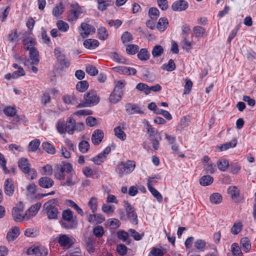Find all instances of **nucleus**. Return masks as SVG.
I'll return each mask as SVG.
<instances>
[{"label":"nucleus","instance_id":"a878e982","mask_svg":"<svg viewBox=\"0 0 256 256\" xmlns=\"http://www.w3.org/2000/svg\"><path fill=\"white\" fill-rule=\"evenodd\" d=\"M88 206L92 213H95L98 210V200L95 196L90 198L88 202Z\"/></svg>","mask_w":256,"mask_h":256},{"label":"nucleus","instance_id":"f257e3e1","mask_svg":"<svg viewBox=\"0 0 256 256\" xmlns=\"http://www.w3.org/2000/svg\"><path fill=\"white\" fill-rule=\"evenodd\" d=\"M72 169V166L68 163L57 166L54 176L60 180V186L71 187L78 182L76 175L70 174Z\"/></svg>","mask_w":256,"mask_h":256},{"label":"nucleus","instance_id":"8fccbe9b","mask_svg":"<svg viewBox=\"0 0 256 256\" xmlns=\"http://www.w3.org/2000/svg\"><path fill=\"white\" fill-rule=\"evenodd\" d=\"M132 39L133 37L132 34L128 32H124L121 36V40L124 44L130 42Z\"/></svg>","mask_w":256,"mask_h":256},{"label":"nucleus","instance_id":"b1692460","mask_svg":"<svg viewBox=\"0 0 256 256\" xmlns=\"http://www.w3.org/2000/svg\"><path fill=\"white\" fill-rule=\"evenodd\" d=\"M123 95V92L114 90L110 96V101L112 104H116L119 102Z\"/></svg>","mask_w":256,"mask_h":256},{"label":"nucleus","instance_id":"2f4dec72","mask_svg":"<svg viewBox=\"0 0 256 256\" xmlns=\"http://www.w3.org/2000/svg\"><path fill=\"white\" fill-rule=\"evenodd\" d=\"M168 20L166 18H160L157 24V28L162 32H164L168 27Z\"/></svg>","mask_w":256,"mask_h":256},{"label":"nucleus","instance_id":"3c124183","mask_svg":"<svg viewBox=\"0 0 256 256\" xmlns=\"http://www.w3.org/2000/svg\"><path fill=\"white\" fill-rule=\"evenodd\" d=\"M18 35L17 33V30H14L10 32L8 35V40L10 42H14L18 41Z\"/></svg>","mask_w":256,"mask_h":256},{"label":"nucleus","instance_id":"49530a36","mask_svg":"<svg viewBox=\"0 0 256 256\" xmlns=\"http://www.w3.org/2000/svg\"><path fill=\"white\" fill-rule=\"evenodd\" d=\"M231 250L234 256H243L240 248L236 243H233L232 244Z\"/></svg>","mask_w":256,"mask_h":256},{"label":"nucleus","instance_id":"13d9d810","mask_svg":"<svg viewBox=\"0 0 256 256\" xmlns=\"http://www.w3.org/2000/svg\"><path fill=\"white\" fill-rule=\"evenodd\" d=\"M150 254L152 256H163L164 250L162 248L152 247L150 252Z\"/></svg>","mask_w":256,"mask_h":256},{"label":"nucleus","instance_id":"c85d7f7f","mask_svg":"<svg viewBox=\"0 0 256 256\" xmlns=\"http://www.w3.org/2000/svg\"><path fill=\"white\" fill-rule=\"evenodd\" d=\"M66 204L68 206L74 208L80 215L82 216L84 215V212L72 200H66Z\"/></svg>","mask_w":256,"mask_h":256},{"label":"nucleus","instance_id":"69168bd1","mask_svg":"<svg viewBox=\"0 0 256 256\" xmlns=\"http://www.w3.org/2000/svg\"><path fill=\"white\" fill-rule=\"evenodd\" d=\"M93 232L96 236L101 238L104 232V228L100 226H96L94 228Z\"/></svg>","mask_w":256,"mask_h":256},{"label":"nucleus","instance_id":"20e7f679","mask_svg":"<svg viewBox=\"0 0 256 256\" xmlns=\"http://www.w3.org/2000/svg\"><path fill=\"white\" fill-rule=\"evenodd\" d=\"M62 218L64 221L62 222V226L65 229H72L76 226L77 222L74 220L76 216H74V212L70 209L63 210Z\"/></svg>","mask_w":256,"mask_h":256},{"label":"nucleus","instance_id":"de8ad7c7","mask_svg":"<svg viewBox=\"0 0 256 256\" xmlns=\"http://www.w3.org/2000/svg\"><path fill=\"white\" fill-rule=\"evenodd\" d=\"M88 82L86 80L78 82L76 85V90L80 92H84L88 89Z\"/></svg>","mask_w":256,"mask_h":256},{"label":"nucleus","instance_id":"864d4df0","mask_svg":"<svg viewBox=\"0 0 256 256\" xmlns=\"http://www.w3.org/2000/svg\"><path fill=\"white\" fill-rule=\"evenodd\" d=\"M23 44L25 47H34L36 44V40L32 37H28L24 39Z\"/></svg>","mask_w":256,"mask_h":256},{"label":"nucleus","instance_id":"5701e85b","mask_svg":"<svg viewBox=\"0 0 256 256\" xmlns=\"http://www.w3.org/2000/svg\"><path fill=\"white\" fill-rule=\"evenodd\" d=\"M237 144V140L236 139L232 140L228 142L222 144L220 146H217L216 148L218 149L220 152L226 150L230 148H234L236 146Z\"/></svg>","mask_w":256,"mask_h":256},{"label":"nucleus","instance_id":"cd10ccee","mask_svg":"<svg viewBox=\"0 0 256 256\" xmlns=\"http://www.w3.org/2000/svg\"><path fill=\"white\" fill-rule=\"evenodd\" d=\"M228 193L234 200H237L240 196L239 190L235 186H230L228 189Z\"/></svg>","mask_w":256,"mask_h":256},{"label":"nucleus","instance_id":"4c0bfd02","mask_svg":"<svg viewBox=\"0 0 256 256\" xmlns=\"http://www.w3.org/2000/svg\"><path fill=\"white\" fill-rule=\"evenodd\" d=\"M106 224L110 228L115 229L120 226V222L116 218H110L106 220Z\"/></svg>","mask_w":256,"mask_h":256},{"label":"nucleus","instance_id":"9d476101","mask_svg":"<svg viewBox=\"0 0 256 256\" xmlns=\"http://www.w3.org/2000/svg\"><path fill=\"white\" fill-rule=\"evenodd\" d=\"M95 30V28L93 26L85 22H82L79 28L80 35L84 38L94 34Z\"/></svg>","mask_w":256,"mask_h":256},{"label":"nucleus","instance_id":"0eeeda50","mask_svg":"<svg viewBox=\"0 0 256 256\" xmlns=\"http://www.w3.org/2000/svg\"><path fill=\"white\" fill-rule=\"evenodd\" d=\"M56 239L60 246L66 248H70L75 242L74 238L68 234H60Z\"/></svg>","mask_w":256,"mask_h":256},{"label":"nucleus","instance_id":"680f3d73","mask_svg":"<svg viewBox=\"0 0 256 256\" xmlns=\"http://www.w3.org/2000/svg\"><path fill=\"white\" fill-rule=\"evenodd\" d=\"M116 234L118 238L124 242H126L129 238L128 234L126 232L122 230H118Z\"/></svg>","mask_w":256,"mask_h":256},{"label":"nucleus","instance_id":"4d7b16f0","mask_svg":"<svg viewBox=\"0 0 256 256\" xmlns=\"http://www.w3.org/2000/svg\"><path fill=\"white\" fill-rule=\"evenodd\" d=\"M148 190L150 191L152 196L156 198L159 202H160L162 200V194L153 186H150Z\"/></svg>","mask_w":256,"mask_h":256},{"label":"nucleus","instance_id":"c756f323","mask_svg":"<svg viewBox=\"0 0 256 256\" xmlns=\"http://www.w3.org/2000/svg\"><path fill=\"white\" fill-rule=\"evenodd\" d=\"M240 244L243 250L246 252H248L251 248V243L250 240L247 237H244L242 238L240 240Z\"/></svg>","mask_w":256,"mask_h":256},{"label":"nucleus","instance_id":"412c9836","mask_svg":"<svg viewBox=\"0 0 256 256\" xmlns=\"http://www.w3.org/2000/svg\"><path fill=\"white\" fill-rule=\"evenodd\" d=\"M20 234V229L17 226L12 227L8 232L6 238L8 241L14 240Z\"/></svg>","mask_w":256,"mask_h":256},{"label":"nucleus","instance_id":"09e8293b","mask_svg":"<svg viewBox=\"0 0 256 256\" xmlns=\"http://www.w3.org/2000/svg\"><path fill=\"white\" fill-rule=\"evenodd\" d=\"M210 201L214 204H219L222 202V196L218 193H214L210 196Z\"/></svg>","mask_w":256,"mask_h":256},{"label":"nucleus","instance_id":"aec40b11","mask_svg":"<svg viewBox=\"0 0 256 256\" xmlns=\"http://www.w3.org/2000/svg\"><path fill=\"white\" fill-rule=\"evenodd\" d=\"M126 110L129 114H141L142 112L140 108L137 104L130 103L127 104L126 105Z\"/></svg>","mask_w":256,"mask_h":256},{"label":"nucleus","instance_id":"39448f33","mask_svg":"<svg viewBox=\"0 0 256 256\" xmlns=\"http://www.w3.org/2000/svg\"><path fill=\"white\" fill-rule=\"evenodd\" d=\"M70 10L68 13L67 20L70 22H76L83 13V7L80 6L78 2H74L70 4Z\"/></svg>","mask_w":256,"mask_h":256},{"label":"nucleus","instance_id":"6e6552de","mask_svg":"<svg viewBox=\"0 0 256 256\" xmlns=\"http://www.w3.org/2000/svg\"><path fill=\"white\" fill-rule=\"evenodd\" d=\"M85 102L84 106H91L97 104L100 102V98L96 91L92 90L84 94Z\"/></svg>","mask_w":256,"mask_h":256},{"label":"nucleus","instance_id":"6e6d98bb","mask_svg":"<svg viewBox=\"0 0 256 256\" xmlns=\"http://www.w3.org/2000/svg\"><path fill=\"white\" fill-rule=\"evenodd\" d=\"M108 32L106 28L101 27L98 29V37L102 40H105L108 38Z\"/></svg>","mask_w":256,"mask_h":256},{"label":"nucleus","instance_id":"4be33fe9","mask_svg":"<svg viewBox=\"0 0 256 256\" xmlns=\"http://www.w3.org/2000/svg\"><path fill=\"white\" fill-rule=\"evenodd\" d=\"M99 45V42L98 40L90 38L85 40L84 42V46L90 50H94L97 48Z\"/></svg>","mask_w":256,"mask_h":256},{"label":"nucleus","instance_id":"a211bd4d","mask_svg":"<svg viewBox=\"0 0 256 256\" xmlns=\"http://www.w3.org/2000/svg\"><path fill=\"white\" fill-rule=\"evenodd\" d=\"M104 138V132L100 130H95L92 136V140L94 144H98Z\"/></svg>","mask_w":256,"mask_h":256},{"label":"nucleus","instance_id":"f03ea898","mask_svg":"<svg viewBox=\"0 0 256 256\" xmlns=\"http://www.w3.org/2000/svg\"><path fill=\"white\" fill-rule=\"evenodd\" d=\"M75 120L72 118H68L66 122L63 119L59 120L56 123V128L58 132L61 134L68 132L70 134L74 133Z\"/></svg>","mask_w":256,"mask_h":256},{"label":"nucleus","instance_id":"0e129e2a","mask_svg":"<svg viewBox=\"0 0 256 256\" xmlns=\"http://www.w3.org/2000/svg\"><path fill=\"white\" fill-rule=\"evenodd\" d=\"M57 60L61 66L63 68H68L70 65L69 60L66 58L64 55L60 57V58H58Z\"/></svg>","mask_w":256,"mask_h":256},{"label":"nucleus","instance_id":"c9c22d12","mask_svg":"<svg viewBox=\"0 0 256 256\" xmlns=\"http://www.w3.org/2000/svg\"><path fill=\"white\" fill-rule=\"evenodd\" d=\"M218 168L221 172H225L229 166L228 161L225 159L220 160L217 162Z\"/></svg>","mask_w":256,"mask_h":256},{"label":"nucleus","instance_id":"338daca9","mask_svg":"<svg viewBox=\"0 0 256 256\" xmlns=\"http://www.w3.org/2000/svg\"><path fill=\"white\" fill-rule=\"evenodd\" d=\"M136 88L144 92L146 95L150 94L149 86L143 83H139L136 86Z\"/></svg>","mask_w":256,"mask_h":256},{"label":"nucleus","instance_id":"774afa93","mask_svg":"<svg viewBox=\"0 0 256 256\" xmlns=\"http://www.w3.org/2000/svg\"><path fill=\"white\" fill-rule=\"evenodd\" d=\"M206 242L201 239L197 240L194 242V246L195 248L200 250L203 251L206 247Z\"/></svg>","mask_w":256,"mask_h":256},{"label":"nucleus","instance_id":"423d86ee","mask_svg":"<svg viewBox=\"0 0 256 256\" xmlns=\"http://www.w3.org/2000/svg\"><path fill=\"white\" fill-rule=\"evenodd\" d=\"M135 167V162L133 160H128L126 162H121L118 164L116 171L119 176L122 177L124 174L132 172L134 170Z\"/></svg>","mask_w":256,"mask_h":256},{"label":"nucleus","instance_id":"6ab92c4d","mask_svg":"<svg viewBox=\"0 0 256 256\" xmlns=\"http://www.w3.org/2000/svg\"><path fill=\"white\" fill-rule=\"evenodd\" d=\"M38 184L43 188H48L52 187L54 184V180L48 177H42L38 180Z\"/></svg>","mask_w":256,"mask_h":256},{"label":"nucleus","instance_id":"2eb2a0df","mask_svg":"<svg viewBox=\"0 0 256 256\" xmlns=\"http://www.w3.org/2000/svg\"><path fill=\"white\" fill-rule=\"evenodd\" d=\"M24 49L29 50L30 58L33 64H36L39 62L38 52L36 48L34 47H24Z\"/></svg>","mask_w":256,"mask_h":256},{"label":"nucleus","instance_id":"9b49d317","mask_svg":"<svg viewBox=\"0 0 256 256\" xmlns=\"http://www.w3.org/2000/svg\"><path fill=\"white\" fill-rule=\"evenodd\" d=\"M22 208L14 207L12 211L13 219L17 222H22L26 220L25 214H23Z\"/></svg>","mask_w":256,"mask_h":256},{"label":"nucleus","instance_id":"5fc2aeb1","mask_svg":"<svg viewBox=\"0 0 256 256\" xmlns=\"http://www.w3.org/2000/svg\"><path fill=\"white\" fill-rule=\"evenodd\" d=\"M78 148L80 152L86 153L90 148L89 143L86 140H82L79 143Z\"/></svg>","mask_w":256,"mask_h":256},{"label":"nucleus","instance_id":"37998d69","mask_svg":"<svg viewBox=\"0 0 256 256\" xmlns=\"http://www.w3.org/2000/svg\"><path fill=\"white\" fill-rule=\"evenodd\" d=\"M115 136L122 140H124L126 139V134L122 130L120 126H117L114 129Z\"/></svg>","mask_w":256,"mask_h":256},{"label":"nucleus","instance_id":"bb28decb","mask_svg":"<svg viewBox=\"0 0 256 256\" xmlns=\"http://www.w3.org/2000/svg\"><path fill=\"white\" fill-rule=\"evenodd\" d=\"M20 168L23 172H26L30 168V164L27 158H21L18 162Z\"/></svg>","mask_w":256,"mask_h":256},{"label":"nucleus","instance_id":"ea45409f","mask_svg":"<svg viewBox=\"0 0 256 256\" xmlns=\"http://www.w3.org/2000/svg\"><path fill=\"white\" fill-rule=\"evenodd\" d=\"M102 210L107 215L111 216L114 213V207L107 204H103L102 206Z\"/></svg>","mask_w":256,"mask_h":256},{"label":"nucleus","instance_id":"1a4fd4ad","mask_svg":"<svg viewBox=\"0 0 256 256\" xmlns=\"http://www.w3.org/2000/svg\"><path fill=\"white\" fill-rule=\"evenodd\" d=\"M124 206L128 218L133 224H138V220L134 208L127 202H124Z\"/></svg>","mask_w":256,"mask_h":256},{"label":"nucleus","instance_id":"c03bdc74","mask_svg":"<svg viewBox=\"0 0 256 256\" xmlns=\"http://www.w3.org/2000/svg\"><path fill=\"white\" fill-rule=\"evenodd\" d=\"M149 54L146 48H142L138 54V57L140 60L146 61L149 58Z\"/></svg>","mask_w":256,"mask_h":256},{"label":"nucleus","instance_id":"7ed1b4c3","mask_svg":"<svg viewBox=\"0 0 256 256\" xmlns=\"http://www.w3.org/2000/svg\"><path fill=\"white\" fill-rule=\"evenodd\" d=\"M42 212L48 220H57L59 214L58 210L54 200H50L43 205Z\"/></svg>","mask_w":256,"mask_h":256},{"label":"nucleus","instance_id":"dca6fc26","mask_svg":"<svg viewBox=\"0 0 256 256\" xmlns=\"http://www.w3.org/2000/svg\"><path fill=\"white\" fill-rule=\"evenodd\" d=\"M188 2L184 0H179L175 2L172 6L174 11H182L186 10L188 7Z\"/></svg>","mask_w":256,"mask_h":256},{"label":"nucleus","instance_id":"4468645a","mask_svg":"<svg viewBox=\"0 0 256 256\" xmlns=\"http://www.w3.org/2000/svg\"><path fill=\"white\" fill-rule=\"evenodd\" d=\"M105 220L102 214H90L88 216V221L92 224H102Z\"/></svg>","mask_w":256,"mask_h":256},{"label":"nucleus","instance_id":"a19ab883","mask_svg":"<svg viewBox=\"0 0 256 256\" xmlns=\"http://www.w3.org/2000/svg\"><path fill=\"white\" fill-rule=\"evenodd\" d=\"M213 178L209 175L202 176L200 179V184L204 186H208L213 182Z\"/></svg>","mask_w":256,"mask_h":256},{"label":"nucleus","instance_id":"f8f14e48","mask_svg":"<svg viewBox=\"0 0 256 256\" xmlns=\"http://www.w3.org/2000/svg\"><path fill=\"white\" fill-rule=\"evenodd\" d=\"M28 254H34L36 256H46L48 254V248L43 246H39L28 250Z\"/></svg>","mask_w":256,"mask_h":256},{"label":"nucleus","instance_id":"a18cd8bd","mask_svg":"<svg viewBox=\"0 0 256 256\" xmlns=\"http://www.w3.org/2000/svg\"><path fill=\"white\" fill-rule=\"evenodd\" d=\"M162 68L164 70H166L168 72H172L175 70L176 68V64L174 61L170 59L168 60V63L167 64H164Z\"/></svg>","mask_w":256,"mask_h":256},{"label":"nucleus","instance_id":"72a5a7b5","mask_svg":"<svg viewBox=\"0 0 256 256\" xmlns=\"http://www.w3.org/2000/svg\"><path fill=\"white\" fill-rule=\"evenodd\" d=\"M42 146L44 150L49 154H54L56 153V150L54 146L48 142H44Z\"/></svg>","mask_w":256,"mask_h":256},{"label":"nucleus","instance_id":"052dcab7","mask_svg":"<svg viewBox=\"0 0 256 256\" xmlns=\"http://www.w3.org/2000/svg\"><path fill=\"white\" fill-rule=\"evenodd\" d=\"M40 142L38 139H35L31 141L29 144V148L30 151L36 152L39 148Z\"/></svg>","mask_w":256,"mask_h":256},{"label":"nucleus","instance_id":"f704fd0d","mask_svg":"<svg viewBox=\"0 0 256 256\" xmlns=\"http://www.w3.org/2000/svg\"><path fill=\"white\" fill-rule=\"evenodd\" d=\"M56 25L58 30L62 32H66L70 28L68 24L62 20H58Z\"/></svg>","mask_w":256,"mask_h":256},{"label":"nucleus","instance_id":"393cba45","mask_svg":"<svg viewBox=\"0 0 256 256\" xmlns=\"http://www.w3.org/2000/svg\"><path fill=\"white\" fill-rule=\"evenodd\" d=\"M64 7L62 2H60L58 4L55 6L52 10V15L58 18L64 12Z\"/></svg>","mask_w":256,"mask_h":256},{"label":"nucleus","instance_id":"f3484780","mask_svg":"<svg viewBox=\"0 0 256 256\" xmlns=\"http://www.w3.org/2000/svg\"><path fill=\"white\" fill-rule=\"evenodd\" d=\"M4 190L5 194L8 196H12L14 191V182L11 179H6L4 184Z\"/></svg>","mask_w":256,"mask_h":256},{"label":"nucleus","instance_id":"473e14b6","mask_svg":"<svg viewBox=\"0 0 256 256\" xmlns=\"http://www.w3.org/2000/svg\"><path fill=\"white\" fill-rule=\"evenodd\" d=\"M243 225L241 222H236L234 224L230 229V232L234 235L238 234L242 230Z\"/></svg>","mask_w":256,"mask_h":256},{"label":"nucleus","instance_id":"58836bf2","mask_svg":"<svg viewBox=\"0 0 256 256\" xmlns=\"http://www.w3.org/2000/svg\"><path fill=\"white\" fill-rule=\"evenodd\" d=\"M164 48L160 45L155 46L152 52V54L153 57H158L160 56L164 52Z\"/></svg>","mask_w":256,"mask_h":256},{"label":"nucleus","instance_id":"bf43d9fd","mask_svg":"<svg viewBox=\"0 0 256 256\" xmlns=\"http://www.w3.org/2000/svg\"><path fill=\"white\" fill-rule=\"evenodd\" d=\"M160 14L159 10L157 8H152L148 11V15L152 20H156L158 18Z\"/></svg>","mask_w":256,"mask_h":256},{"label":"nucleus","instance_id":"79ce46f5","mask_svg":"<svg viewBox=\"0 0 256 256\" xmlns=\"http://www.w3.org/2000/svg\"><path fill=\"white\" fill-rule=\"evenodd\" d=\"M110 58L112 60L117 62L120 64H126V60L122 56L119 55L116 52H113L110 54Z\"/></svg>","mask_w":256,"mask_h":256},{"label":"nucleus","instance_id":"7c9ffc66","mask_svg":"<svg viewBox=\"0 0 256 256\" xmlns=\"http://www.w3.org/2000/svg\"><path fill=\"white\" fill-rule=\"evenodd\" d=\"M98 4V8L101 11L106 10L108 6L112 5V2L109 0H96Z\"/></svg>","mask_w":256,"mask_h":256},{"label":"nucleus","instance_id":"603ef678","mask_svg":"<svg viewBox=\"0 0 256 256\" xmlns=\"http://www.w3.org/2000/svg\"><path fill=\"white\" fill-rule=\"evenodd\" d=\"M194 33L196 37H203L205 34V29L200 26H196L194 28Z\"/></svg>","mask_w":256,"mask_h":256},{"label":"nucleus","instance_id":"e2e57ef3","mask_svg":"<svg viewBox=\"0 0 256 256\" xmlns=\"http://www.w3.org/2000/svg\"><path fill=\"white\" fill-rule=\"evenodd\" d=\"M138 46L136 44H129L126 48V52L130 54H134L138 50Z\"/></svg>","mask_w":256,"mask_h":256},{"label":"nucleus","instance_id":"e433bc0d","mask_svg":"<svg viewBox=\"0 0 256 256\" xmlns=\"http://www.w3.org/2000/svg\"><path fill=\"white\" fill-rule=\"evenodd\" d=\"M62 100L65 104H74L77 102V99L76 96L72 94L70 95H65L62 96Z\"/></svg>","mask_w":256,"mask_h":256},{"label":"nucleus","instance_id":"ddd939ff","mask_svg":"<svg viewBox=\"0 0 256 256\" xmlns=\"http://www.w3.org/2000/svg\"><path fill=\"white\" fill-rule=\"evenodd\" d=\"M41 207L40 202H36L32 206L25 212V218L26 220H28L34 216L38 212Z\"/></svg>","mask_w":256,"mask_h":256}]
</instances>
